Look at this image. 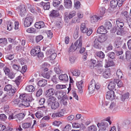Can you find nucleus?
I'll return each instance as SVG.
<instances>
[{"instance_id":"4468645a","label":"nucleus","mask_w":131,"mask_h":131,"mask_svg":"<svg viewBox=\"0 0 131 131\" xmlns=\"http://www.w3.org/2000/svg\"><path fill=\"white\" fill-rule=\"evenodd\" d=\"M25 116V115L23 113H19L15 116V119L17 121L18 120L20 121Z\"/></svg>"},{"instance_id":"1a4fd4ad","label":"nucleus","mask_w":131,"mask_h":131,"mask_svg":"<svg viewBox=\"0 0 131 131\" xmlns=\"http://www.w3.org/2000/svg\"><path fill=\"white\" fill-rule=\"evenodd\" d=\"M40 50V47L37 46L36 47H34L30 51V54L33 56H35L37 55Z\"/></svg>"},{"instance_id":"e433bc0d","label":"nucleus","mask_w":131,"mask_h":131,"mask_svg":"<svg viewBox=\"0 0 131 131\" xmlns=\"http://www.w3.org/2000/svg\"><path fill=\"white\" fill-rule=\"evenodd\" d=\"M35 89V88L32 85L27 86L26 88V90L29 92H32L34 91Z\"/></svg>"},{"instance_id":"ea45409f","label":"nucleus","mask_w":131,"mask_h":131,"mask_svg":"<svg viewBox=\"0 0 131 131\" xmlns=\"http://www.w3.org/2000/svg\"><path fill=\"white\" fill-rule=\"evenodd\" d=\"M7 40L6 38H1V46L3 47L7 44Z\"/></svg>"},{"instance_id":"f03ea898","label":"nucleus","mask_w":131,"mask_h":131,"mask_svg":"<svg viewBox=\"0 0 131 131\" xmlns=\"http://www.w3.org/2000/svg\"><path fill=\"white\" fill-rule=\"evenodd\" d=\"M116 24L118 27V29L116 30V33L118 35H121L122 33L123 32V28H122L124 26V23L122 20L119 18L116 19Z\"/></svg>"},{"instance_id":"09e8293b","label":"nucleus","mask_w":131,"mask_h":131,"mask_svg":"<svg viewBox=\"0 0 131 131\" xmlns=\"http://www.w3.org/2000/svg\"><path fill=\"white\" fill-rule=\"evenodd\" d=\"M110 75V73L109 71H106L103 73V75L104 77L106 78H108Z\"/></svg>"},{"instance_id":"473e14b6","label":"nucleus","mask_w":131,"mask_h":131,"mask_svg":"<svg viewBox=\"0 0 131 131\" xmlns=\"http://www.w3.org/2000/svg\"><path fill=\"white\" fill-rule=\"evenodd\" d=\"M96 54L100 59H102L104 58L105 54L102 51L97 52H96Z\"/></svg>"},{"instance_id":"6e6552de","label":"nucleus","mask_w":131,"mask_h":131,"mask_svg":"<svg viewBox=\"0 0 131 131\" xmlns=\"http://www.w3.org/2000/svg\"><path fill=\"white\" fill-rule=\"evenodd\" d=\"M19 14L22 17H24L26 15V10L25 5H22L20 6Z\"/></svg>"},{"instance_id":"37998d69","label":"nucleus","mask_w":131,"mask_h":131,"mask_svg":"<svg viewBox=\"0 0 131 131\" xmlns=\"http://www.w3.org/2000/svg\"><path fill=\"white\" fill-rule=\"evenodd\" d=\"M129 94L128 93H126L122 96L121 100L124 101L126 99H128L129 97Z\"/></svg>"},{"instance_id":"4c0bfd02","label":"nucleus","mask_w":131,"mask_h":131,"mask_svg":"<svg viewBox=\"0 0 131 131\" xmlns=\"http://www.w3.org/2000/svg\"><path fill=\"white\" fill-rule=\"evenodd\" d=\"M16 91V89L12 88L8 92V95L10 96H13L14 94V93Z\"/></svg>"},{"instance_id":"052dcab7","label":"nucleus","mask_w":131,"mask_h":131,"mask_svg":"<svg viewBox=\"0 0 131 131\" xmlns=\"http://www.w3.org/2000/svg\"><path fill=\"white\" fill-rule=\"evenodd\" d=\"M28 9L32 13L34 12V8L33 7H32L30 4L28 5Z\"/></svg>"},{"instance_id":"49530a36","label":"nucleus","mask_w":131,"mask_h":131,"mask_svg":"<svg viewBox=\"0 0 131 131\" xmlns=\"http://www.w3.org/2000/svg\"><path fill=\"white\" fill-rule=\"evenodd\" d=\"M72 73L73 75L78 76L80 75V72L79 70H75L72 71Z\"/></svg>"},{"instance_id":"f8f14e48","label":"nucleus","mask_w":131,"mask_h":131,"mask_svg":"<svg viewBox=\"0 0 131 131\" xmlns=\"http://www.w3.org/2000/svg\"><path fill=\"white\" fill-rule=\"evenodd\" d=\"M56 99L54 97L52 96L50 97L47 99V103L48 105L50 106L56 101Z\"/></svg>"},{"instance_id":"a878e982","label":"nucleus","mask_w":131,"mask_h":131,"mask_svg":"<svg viewBox=\"0 0 131 131\" xmlns=\"http://www.w3.org/2000/svg\"><path fill=\"white\" fill-rule=\"evenodd\" d=\"M80 30L83 33H86V32L88 30V28L86 27L85 24L82 23L81 24Z\"/></svg>"},{"instance_id":"603ef678","label":"nucleus","mask_w":131,"mask_h":131,"mask_svg":"<svg viewBox=\"0 0 131 131\" xmlns=\"http://www.w3.org/2000/svg\"><path fill=\"white\" fill-rule=\"evenodd\" d=\"M113 48L112 45L111 44H110L106 47V52H108L112 50Z\"/></svg>"},{"instance_id":"774afa93","label":"nucleus","mask_w":131,"mask_h":131,"mask_svg":"<svg viewBox=\"0 0 131 131\" xmlns=\"http://www.w3.org/2000/svg\"><path fill=\"white\" fill-rule=\"evenodd\" d=\"M127 45L129 49L131 50V39L128 41L127 42Z\"/></svg>"},{"instance_id":"412c9836","label":"nucleus","mask_w":131,"mask_h":131,"mask_svg":"<svg viewBox=\"0 0 131 131\" xmlns=\"http://www.w3.org/2000/svg\"><path fill=\"white\" fill-rule=\"evenodd\" d=\"M99 42V41L97 38L95 39L94 41V47L97 49H101L102 47Z\"/></svg>"},{"instance_id":"680f3d73","label":"nucleus","mask_w":131,"mask_h":131,"mask_svg":"<svg viewBox=\"0 0 131 131\" xmlns=\"http://www.w3.org/2000/svg\"><path fill=\"white\" fill-rule=\"evenodd\" d=\"M3 70L6 74H8L10 72V70L8 68L5 67L3 68Z\"/></svg>"},{"instance_id":"79ce46f5","label":"nucleus","mask_w":131,"mask_h":131,"mask_svg":"<svg viewBox=\"0 0 131 131\" xmlns=\"http://www.w3.org/2000/svg\"><path fill=\"white\" fill-rule=\"evenodd\" d=\"M116 74L119 78L121 79L122 78L123 74L122 71L120 69L117 70L116 72Z\"/></svg>"},{"instance_id":"cd10ccee","label":"nucleus","mask_w":131,"mask_h":131,"mask_svg":"<svg viewBox=\"0 0 131 131\" xmlns=\"http://www.w3.org/2000/svg\"><path fill=\"white\" fill-rule=\"evenodd\" d=\"M59 103L56 101L50 106H51V107L52 109L55 110L58 108L59 107Z\"/></svg>"},{"instance_id":"e2e57ef3","label":"nucleus","mask_w":131,"mask_h":131,"mask_svg":"<svg viewBox=\"0 0 131 131\" xmlns=\"http://www.w3.org/2000/svg\"><path fill=\"white\" fill-rule=\"evenodd\" d=\"M47 34L49 38L51 39L52 38L53 34L51 30H48L47 31Z\"/></svg>"},{"instance_id":"9b49d317","label":"nucleus","mask_w":131,"mask_h":131,"mask_svg":"<svg viewBox=\"0 0 131 131\" xmlns=\"http://www.w3.org/2000/svg\"><path fill=\"white\" fill-rule=\"evenodd\" d=\"M107 36L105 34H102L97 39L99 40L100 43L105 41L107 39Z\"/></svg>"},{"instance_id":"aec40b11","label":"nucleus","mask_w":131,"mask_h":131,"mask_svg":"<svg viewBox=\"0 0 131 131\" xmlns=\"http://www.w3.org/2000/svg\"><path fill=\"white\" fill-rule=\"evenodd\" d=\"M90 85H89V92L91 93L92 92V91L95 90V87L94 86V80H92L91 81Z\"/></svg>"},{"instance_id":"0e129e2a","label":"nucleus","mask_w":131,"mask_h":131,"mask_svg":"<svg viewBox=\"0 0 131 131\" xmlns=\"http://www.w3.org/2000/svg\"><path fill=\"white\" fill-rule=\"evenodd\" d=\"M7 118V117L4 114H1V120L4 121L6 120Z\"/></svg>"},{"instance_id":"a19ab883","label":"nucleus","mask_w":131,"mask_h":131,"mask_svg":"<svg viewBox=\"0 0 131 131\" xmlns=\"http://www.w3.org/2000/svg\"><path fill=\"white\" fill-rule=\"evenodd\" d=\"M114 65V63L113 60H108L106 64L105 65L106 68L110 66H113Z\"/></svg>"},{"instance_id":"f3484780","label":"nucleus","mask_w":131,"mask_h":131,"mask_svg":"<svg viewBox=\"0 0 131 131\" xmlns=\"http://www.w3.org/2000/svg\"><path fill=\"white\" fill-rule=\"evenodd\" d=\"M47 82L46 80L42 79L38 81L37 84L39 86L44 87L47 85Z\"/></svg>"},{"instance_id":"a211bd4d","label":"nucleus","mask_w":131,"mask_h":131,"mask_svg":"<svg viewBox=\"0 0 131 131\" xmlns=\"http://www.w3.org/2000/svg\"><path fill=\"white\" fill-rule=\"evenodd\" d=\"M40 5L43 7L45 10L49 9L50 7V3L49 2L44 3L42 2L40 3Z\"/></svg>"},{"instance_id":"7c9ffc66","label":"nucleus","mask_w":131,"mask_h":131,"mask_svg":"<svg viewBox=\"0 0 131 131\" xmlns=\"http://www.w3.org/2000/svg\"><path fill=\"white\" fill-rule=\"evenodd\" d=\"M31 123H25L22 124L21 125L23 128L24 129H28L30 128Z\"/></svg>"},{"instance_id":"9d476101","label":"nucleus","mask_w":131,"mask_h":131,"mask_svg":"<svg viewBox=\"0 0 131 131\" xmlns=\"http://www.w3.org/2000/svg\"><path fill=\"white\" fill-rule=\"evenodd\" d=\"M97 32L102 34H105L107 32V31L104 26H101L98 28Z\"/></svg>"},{"instance_id":"5701e85b","label":"nucleus","mask_w":131,"mask_h":131,"mask_svg":"<svg viewBox=\"0 0 131 131\" xmlns=\"http://www.w3.org/2000/svg\"><path fill=\"white\" fill-rule=\"evenodd\" d=\"M59 79L63 81H67L68 80V78L67 74H64L60 75L59 77Z\"/></svg>"},{"instance_id":"f257e3e1","label":"nucleus","mask_w":131,"mask_h":131,"mask_svg":"<svg viewBox=\"0 0 131 131\" xmlns=\"http://www.w3.org/2000/svg\"><path fill=\"white\" fill-rule=\"evenodd\" d=\"M32 100V98L30 95L26 96L25 94H21L19 97V99H16L13 100L12 102V104L17 105L19 107L24 108L25 107H28Z\"/></svg>"},{"instance_id":"72a5a7b5","label":"nucleus","mask_w":131,"mask_h":131,"mask_svg":"<svg viewBox=\"0 0 131 131\" xmlns=\"http://www.w3.org/2000/svg\"><path fill=\"white\" fill-rule=\"evenodd\" d=\"M115 84L114 82L111 81L110 82L108 86L109 90H112L114 89L115 88Z\"/></svg>"},{"instance_id":"ddd939ff","label":"nucleus","mask_w":131,"mask_h":131,"mask_svg":"<svg viewBox=\"0 0 131 131\" xmlns=\"http://www.w3.org/2000/svg\"><path fill=\"white\" fill-rule=\"evenodd\" d=\"M55 93V91L54 89L50 88L46 91V95L47 97H51Z\"/></svg>"},{"instance_id":"dca6fc26","label":"nucleus","mask_w":131,"mask_h":131,"mask_svg":"<svg viewBox=\"0 0 131 131\" xmlns=\"http://www.w3.org/2000/svg\"><path fill=\"white\" fill-rule=\"evenodd\" d=\"M83 81H81L76 83L77 86L79 90V92L80 93H82L83 92L82 88L83 87Z\"/></svg>"},{"instance_id":"58836bf2","label":"nucleus","mask_w":131,"mask_h":131,"mask_svg":"<svg viewBox=\"0 0 131 131\" xmlns=\"http://www.w3.org/2000/svg\"><path fill=\"white\" fill-rule=\"evenodd\" d=\"M123 43V41L121 40H118L117 41H115V47L118 48L121 47Z\"/></svg>"},{"instance_id":"c9c22d12","label":"nucleus","mask_w":131,"mask_h":131,"mask_svg":"<svg viewBox=\"0 0 131 131\" xmlns=\"http://www.w3.org/2000/svg\"><path fill=\"white\" fill-rule=\"evenodd\" d=\"M104 26L106 28V29H111L112 26L111 23L109 21H106L104 24Z\"/></svg>"},{"instance_id":"0eeeda50","label":"nucleus","mask_w":131,"mask_h":131,"mask_svg":"<svg viewBox=\"0 0 131 131\" xmlns=\"http://www.w3.org/2000/svg\"><path fill=\"white\" fill-rule=\"evenodd\" d=\"M116 96L114 95V92L112 90L108 91L106 95V98L110 100H113L114 99Z\"/></svg>"},{"instance_id":"864d4df0","label":"nucleus","mask_w":131,"mask_h":131,"mask_svg":"<svg viewBox=\"0 0 131 131\" xmlns=\"http://www.w3.org/2000/svg\"><path fill=\"white\" fill-rule=\"evenodd\" d=\"M101 103L102 106L104 107V104H105L106 106H107L108 105L110 106V103L108 101H103V99L101 101Z\"/></svg>"},{"instance_id":"4be33fe9","label":"nucleus","mask_w":131,"mask_h":131,"mask_svg":"<svg viewBox=\"0 0 131 131\" xmlns=\"http://www.w3.org/2000/svg\"><path fill=\"white\" fill-rule=\"evenodd\" d=\"M50 12V16L52 17H56L59 15V13L57 10H52Z\"/></svg>"},{"instance_id":"c03bdc74","label":"nucleus","mask_w":131,"mask_h":131,"mask_svg":"<svg viewBox=\"0 0 131 131\" xmlns=\"http://www.w3.org/2000/svg\"><path fill=\"white\" fill-rule=\"evenodd\" d=\"M89 131H96L97 130L96 127L94 125H91L88 127Z\"/></svg>"},{"instance_id":"20e7f679","label":"nucleus","mask_w":131,"mask_h":131,"mask_svg":"<svg viewBox=\"0 0 131 131\" xmlns=\"http://www.w3.org/2000/svg\"><path fill=\"white\" fill-rule=\"evenodd\" d=\"M82 39L81 38H80L74 43L73 45L72 44V47L73 50L75 51L77 49H79L81 48L82 45Z\"/></svg>"},{"instance_id":"393cba45","label":"nucleus","mask_w":131,"mask_h":131,"mask_svg":"<svg viewBox=\"0 0 131 131\" xmlns=\"http://www.w3.org/2000/svg\"><path fill=\"white\" fill-rule=\"evenodd\" d=\"M64 6L67 8H70L72 6V2L71 0H64Z\"/></svg>"},{"instance_id":"f704fd0d","label":"nucleus","mask_w":131,"mask_h":131,"mask_svg":"<svg viewBox=\"0 0 131 131\" xmlns=\"http://www.w3.org/2000/svg\"><path fill=\"white\" fill-rule=\"evenodd\" d=\"M64 111V110L61 109L59 110L58 113H55L54 115L56 117H61L63 116Z\"/></svg>"},{"instance_id":"2eb2a0df","label":"nucleus","mask_w":131,"mask_h":131,"mask_svg":"<svg viewBox=\"0 0 131 131\" xmlns=\"http://www.w3.org/2000/svg\"><path fill=\"white\" fill-rule=\"evenodd\" d=\"M45 26V24L44 22L41 21L36 22L35 24V26L37 29H40L42 28Z\"/></svg>"},{"instance_id":"de8ad7c7","label":"nucleus","mask_w":131,"mask_h":131,"mask_svg":"<svg viewBox=\"0 0 131 131\" xmlns=\"http://www.w3.org/2000/svg\"><path fill=\"white\" fill-rule=\"evenodd\" d=\"M68 99L66 96L63 97L61 100V101L62 102L63 104L64 105H67Z\"/></svg>"},{"instance_id":"39448f33","label":"nucleus","mask_w":131,"mask_h":131,"mask_svg":"<svg viewBox=\"0 0 131 131\" xmlns=\"http://www.w3.org/2000/svg\"><path fill=\"white\" fill-rule=\"evenodd\" d=\"M76 13L75 11L73 10L70 12L68 15L67 13L65 14L64 20L65 22L68 23L70 19L75 16Z\"/></svg>"},{"instance_id":"4d7b16f0","label":"nucleus","mask_w":131,"mask_h":131,"mask_svg":"<svg viewBox=\"0 0 131 131\" xmlns=\"http://www.w3.org/2000/svg\"><path fill=\"white\" fill-rule=\"evenodd\" d=\"M13 67L14 69L17 71H19L20 70V67L18 65L14 64L13 66Z\"/></svg>"},{"instance_id":"6e6d98bb","label":"nucleus","mask_w":131,"mask_h":131,"mask_svg":"<svg viewBox=\"0 0 131 131\" xmlns=\"http://www.w3.org/2000/svg\"><path fill=\"white\" fill-rule=\"evenodd\" d=\"M42 93V90L41 89H39L37 92L36 96L37 97H39Z\"/></svg>"},{"instance_id":"a18cd8bd","label":"nucleus","mask_w":131,"mask_h":131,"mask_svg":"<svg viewBox=\"0 0 131 131\" xmlns=\"http://www.w3.org/2000/svg\"><path fill=\"white\" fill-rule=\"evenodd\" d=\"M107 56L112 59H113L115 58V53L113 52H110L107 54Z\"/></svg>"},{"instance_id":"5fc2aeb1","label":"nucleus","mask_w":131,"mask_h":131,"mask_svg":"<svg viewBox=\"0 0 131 131\" xmlns=\"http://www.w3.org/2000/svg\"><path fill=\"white\" fill-rule=\"evenodd\" d=\"M66 87L64 85L57 84L56 85V88L57 89H61L65 88Z\"/></svg>"},{"instance_id":"c85d7f7f","label":"nucleus","mask_w":131,"mask_h":131,"mask_svg":"<svg viewBox=\"0 0 131 131\" xmlns=\"http://www.w3.org/2000/svg\"><path fill=\"white\" fill-rule=\"evenodd\" d=\"M117 106L115 101L111 102L110 104V106L109 107L110 109L115 110L117 108Z\"/></svg>"},{"instance_id":"3c124183","label":"nucleus","mask_w":131,"mask_h":131,"mask_svg":"<svg viewBox=\"0 0 131 131\" xmlns=\"http://www.w3.org/2000/svg\"><path fill=\"white\" fill-rule=\"evenodd\" d=\"M43 38V37L41 35H39L36 37L35 39L37 42L40 41Z\"/></svg>"},{"instance_id":"13d9d810","label":"nucleus","mask_w":131,"mask_h":131,"mask_svg":"<svg viewBox=\"0 0 131 131\" xmlns=\"http://www.w3.org/2000/svg\"><path fill=\"white\" fill-rule=\"evenodd\" d=\"M12 88L11 85L10 84H8L6 85L5 86L4 88V90L5 91H8Z\"/></svg>"},{"instance_id":"2f4dec72","label":"nucleus","mask_w":131,"mask_h":131,"mask_svg":"<svg viewBox=\"0 0 131 131\" xmlns=\"http://www.w3.org/2000/svg\"><path fill=\"white\" fill-rule=\"evenodd\" d=\"M105 9L104 7H101L99 9V17H101L102 19L105 13Z\"/></svg>"},{"instance_id":"69168bd1","label":"nucleus","mask_w":131,"mask_h":131,"mask_svg":"<svg viewBox=\"0 0 131 131\" xmlns=\"http://www.w3.org/2000/svg\"><path fill=\"white\" fill-rule=\"evenodd\" d=\"M122 16L123 17L127 18L129 16L128 13L127 12L125 11L122 12Z\"/></svg>"},{"instance_id":"8fccbe9b","label":"nucleus","mask_w":131,"mask_h":131,"mask_svg":"<svg viewBox=\"0 0 131 131\" xmlns=\"http://www.w3.org/2000/svg\"><path fill=\"white\" fill-rule=\"evenodd\" d=\"M14 24L13 23L10 22V24H9L7 25V29L9 31L10 30L12 29Z\"/></svg>"},{"instance_id":"bb28decb","label":"nucleus","mask_w":131,"mask_h":131,"mask_svg":"<svg viewBox=\"0 0 131 131\" xmlns=\"http://www.w3.org/2000/svg\"><path fill=\"white\" fill-rule=\"evenodd\" d=\"M64 93L62 91H57L55 93V95L58 97V99H60L61 98L64 97Z\"/></svg>"},{"instance_id":"423d86ee","label":"nucleus","mask_w":131,"mask_h":131,"mask_svg":"<svg viewBox=\"0 0 131 131\" xmlns=\"http://www.w3.org/2000/svg\"><path fill=\"white\" fill-rule=\"evenodd\" d=\"M97 125L100 130H104L108 127V125L107 122L104 121L101 123H98L97 124Z\"/></svg>"},{"instance_id":"338daca9","label":"nucleus","mask_w":131,"mask_h":131,"mask_svg":"<svg viewBox=\"0 0 131 131\" xmlns=\"http://www.w3.org/2000/svg\"><path fill=\"white\" fill-rule=\"evenodd\" d=\"M80 4L79 1H77L74 3V6L77 9H78L80 7Z\"/></svg>"},{"instance_id":"c756f323","label":"nucleus","mask_w":131,"mask_h":131,"mask_svg":"<svg viewBox=\"0 0 131 131\" xmlns=\"http://www.w3.org/2000/svg\"><path fill=\"white\" fill-rule=\"evenodd\" d=\"M126 59L127 61H131V52L127 51L125 52Z\"/></svg>"},{"instance_id":"b1692460","label":"nucleus","mask_w":131,"mask_h":131,"mask_svg":"<svg viewBox=\"0 0 131 131\" xmlns=\"http://www.w3.org/2000/svg\"><path fill=\"white\" fill-rule=\"evenodd\" d=\"M118 4V1L117 0H112L111 1L110 5L112 8H115L117 7Z\"/></svg>"},{"instance_id":"bf43d9fd","label":"nucleus","mask_w":131,"mask_h":131,"mask_svg":"<svg viewBox=\"0 0 131 131\" xmlns=\"http://www.w3.org/2000/svg\"><path fill=\"white\" fill-rule=\"evenodd\" d=\"M15 74L13 72H10L8 74V77L10 79H13L14 78Z\"/></svg>"},{"instance_id":"6ab92c4d","label":"nucleus","mask_w":131,"mask_h":131,"mask_svg":"<svg viewBox=\"0 0 131 131\" xmlns=\"http://www.w3.org/2000/svg\"><path fill=\"white\" fill-rule=\"evenodd\" d=\"M99 19H102V17H97L95 15L93 16L91 18V22L92 23H95Z\"/></svg>"},{"instance_id":"7ed1b4c3","label":"nucleus","mask_w":131,"mask_h":131,"mask_svg":"<svg viewBox=\"0 0 131 131\" xmlns=\"http://www.w3.org/2000/svg\"><path fill=\"white\" fill-rule=\"evenodd\" d=\"M34 17L32 15L27 16L25 19L24 21V25L25 27H28L30 26L32 23Z\"/></svg>"}]
</instances>
